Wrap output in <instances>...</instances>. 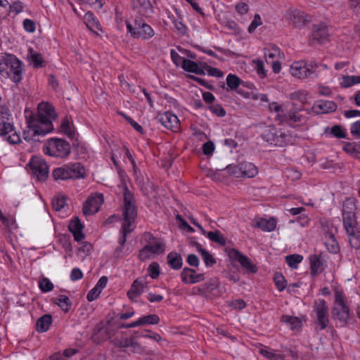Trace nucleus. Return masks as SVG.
I'll use <instances>...</instances> for the list:
<instances>
[{"instance_id": "nucleus-1", "label": "nucleus", "mask_w": 360, "mask_h": 360, "mask_svg": "<svg viewBox=\"0 0 360 360\" xmlns=\"http://www.w3.org/2000/svg\"><path fill=\"white\" fill-rule=\"evenodd\" d=\"M25 117L27 127L34 135H46L53 131L52 122L57 118L58 115L51 103L41 102L38 105L37 113L26 108Z\"/></svg>"}, {"instance_id": "nucleus-2", "label": "nucleus", "mask_w": 360, "mask_h": 360, "mask_svg": "<svg viewBox=\"0 0 360 360\" xmlns=\"http://www.w3.org/2000/svg\"><path fill=\"white\" fill-rule=\"evenodd\" d=\"M123 224L122 226V236L119 239V243L123 246L127 240V236L131 233L134 227L133 224L137 217V207L133 194L127 187L124 192V206H123Z\"/></svg>"}, {"instance_id": "nucleus-3", "label": "nucleus", "mask_w": 360, "mask_h": 360, "mask_svg": "<svg viewBox=\"0 0 360 360\" xmlns=\"http://www.w3.org/2000/svg\"><path fill=\"white\" fill-rule=\"evenodd\" d=\"M0 72L6 75L16 84H19L25 72L24 65L15 56L0 55Z\"/></svg>"}, {"instance_id": "nucleus-4", "label": "nucleus", "mask_w": 360, "mask_h": 360, "mask_svg": "<svg viewBox=\"0 0 360 360\" xmlns=\"http://www.w3.org/2000/svg\"><path fill=\"white\" fill-rule=\"evenodd\" d=\"M52 175L56 180L77 179L85 177L86 170L80 162H74L56 168Z\"/></svg>"}, {"instance_id": "nucleus-5", "label": "nucleus", "mask_w": 360, "mask_h": 360, "mask_svg": "<svg viewBox=\"0 0 360 360\" xmlns=\"http://www.w3.org/2000/svg\"><path fill=\"white\" fill-rule=\"evenodd\" d=\"M334 319H337L342 326H346L350 319V309L347 304L346 297L342 291L335 292L334 305L332 309Z\"/></svg>"}, {"instance_id": "nucleus-6", "label": "nucleus", "mask_w": 360, "mask_h": 360, "mask_svg": "<svg viewBox=\"0 0 360 360\" xmlns=\"http://www.w3.org/2000/svg\"><path fill=\"white\" fill-rule=\"evenodd\" d=\"M320 64L316 61L300 60L294 62L290 66L291 75L298 79L318 77L316 70Z\"/></svg>"}, {"instance_id": "nucleus-7", "label": "nucleus", "mask_w": 360, "mask_h": 360, "mask_svg": "<svg viewBox=\"0 0 360 360\" xmlns=\"http://www.w3.org/2000/svg\"><path fill=\"white\" fill-rule=\"evenodd\" d=\"M314 325L316 331L326 329L329 323V309L323 299L316 300L313 304Z\"/></svg>"}, {"instance_id": "nucleus-8", "label": "nucleus", "mask_w": 360, "mask_h": 360, "mask_svg": "<svg viewBox=\"0 0 360 360\" xmlns=\"http://www.w3.org/2000/svg\"><path fill=\"white\" fill-rule=\"evenodd\" d=\"M43 150L45 154L51 156L65 158L70 153V145L62 139L52 138L49 144L44 146Z\"/></svg>"}, {"instance_id": "nucleus-9", "label": "nucleus", "mask_w": 360, "mask_h": 360, "mask_svg": "<svg viewBox=\"0 0 360 360\" xmlns=\"http://www.w3.org/2000/svg\"><path fill=\"white\" fill-rule=\"evenodd\" d=\"M127 32L133 38L149 39L154 36L153 29L141 18H136L133 26L129 21H126Z\"/></svg>"}, {"instance_id": "nucleus-10", "label": "nucleus", "mask_w": 360, "mask_h": 360, "mask_svg": "<svg viewBox=\"0 0 360 360\" xmlns=\"http://www.w3.org/2000/svg\"><path fill=\"white\" fill-rule=\"evenodd\" d=\"M285 20L294 27L302 28L310 22L311 18L303 11L290 7L284 15Z\"/></svg>"}, {"instance_id": "nucleus-11", "label": "nucleus", "mask_w": 360, "mask_h": 360, "mask_svg": "<svg viewBox=\"0 0 360 360\" xmlns=\"http://www.w3.org/2000/svg\"><path fill=\"white\" fill-rule=\"evenodd\" d=\"M354 205L352 201L347 200L344 202L342 209L343 225L347 233H353L354 231L359 230L358 223L355 216Z\"/></svg>"}, {"instance_id": "nucleus-12", "label": "nucleus", "mask_w": 360, "mask_h": 360, "mask_svg": "<svg viewBox=\"0 0 360 360\" xmlns=\"http://www.w3.org/2000/svg\"><path fill=\"white\" fill-rule=\"evenodd\" d=\"M269 110L278 112L277 119L282 124H286L292 127H295L297 122H301L304 118L296 112H289L288 114L280 113L282 112L281 105L276 102H272L269 104Z\"/></svg>"}, {"instance_id": "nucleus-13", "label": "nucleus", "mask_w": 360, "mask_h": 360, "mask_svg": "<svg viewBox=\"0 0 360 360\" xmlns=\"http://www.w3.org/2000/svg\"><path fill=\"white\" fill-rule=\"evenodd\" d=\"M29 167L39 181H44L48 177V166L41 158L33 157L29 162Z\"/></svg>"}, {"instance_id": "nucleus-14", "label": "nucleus", "mask_w": 360, "mask_h": 360, "mask_svg": "<svg viewBox=\"0 0 360 360\" xmlns=\"http://www.w3.org/2000/svg\"><path fill=\"white\" fill-rule=\"evenodd\" d=\"M103 202L102 194H97L87 198L83 205V213L84 215H92L98 212L100 207Z\"/></svg>"}, {"instance_id": "nucleus-15", "label": "nucleus", "mask_w": 360, "mask_h": 360, "mask_svg": "<svg viewBox=\"0 0 360 360\" xmlns=\"http://www.w3.org/2000/svg\"><path fill=\"white\" fill-rule=\"evenodd\" d=\"M230 258L238 261L240 265L251 273H256L257 267L254 264L250 258L242 254L240 252L236 249H232L229 252Z\"/></svg>"}, {"instance_id": "nucleus-16", "label": "nucleus", "mask_w": 360, "mask_h": 360, "mask_svg": "<svg viewBox=\"0 0 360 360\" xmlns=\"http://www.w3.org/2000/svg\"><path fill=\"white\" fill-rule=\"evenodd\" d=\"M160 121L162 126L173 133H177L180 129V122L176 115L165 112L160 116Z\"/></svg>"}, {"instance_id": "nucleus-17", "label": "nucleus", "mask_w": 360, "mask_h": 360, "mask_svg": "<svg viewBox=\"0 0 360 360\" xmlns=\"http://www.w3.org/2000/svg\"><path fill=\"white\" fill-rule=\"evenodd\" d=\"M337 107V104L334 101L320 100L314 103L311 110L316 114H326L335 112Z\"/></svg>"}, {"instance_id": "nucleus-18", "label": "nucleus", "mask_w": 360, "mask_h": 360, "mask_svg": "<svg viewBox=\"0 0 360 360\" xmlns=\"http://www.w3.org/2000/svg\"><path fill=\"white\" fill-rule=\"evenodd\" d=\"M181 278L184 283L193 284L205 280L204 274H197L195 270L185 267L181 272Z\"/></svg>"}, {"instance_id": "nucleus-19", "label": "nucleus", "mask_w": 360, "mask_h": 360, "mask_svg": "<svg viewBox=\"0 0 360 360\" xmlns=\"http://www.w3.org/2000/svg\"><path fill=\"white\" fill-rule=\"evenodd\" d=\"M329 34L328 27L323 24L314 25L312 29L311 38L319 43H324L328 40Z\"/></svg>"}, {"instance_id": "nucleus-20", "label": "nucleus", "mask_w": 360, "mask_h": 360, "mask_svg": "<svg viewBox=\"0 0 360 360\" xmlns=\"http://www.w3.org/2000/svg\"><path fill=\"white\" fill-rule=\"evenodd\" d=\"M147 287V283L144 278H138L131 284V286L127 292V296L131 300L140 296Z\"/></svg>"}, {"instance_id": "nucleus-21", "label": "nucleus", "mask_w": 360, "mask_h": 360, "mask_svg": "<svg viewBox=\"0 0 360 360\" xmlns=\"http://www.w3.org/2000/svg\"><path fill=\"white\" fill-rule=\"evenodd\" d=\"M264 56L267 63L279 60L283 56L281 49L274 44H269L264 48Z\"/></svg>"}, {"instance_id": "nucleus-22", "label": "nucleus", "mask_w": 360, "mask_h": 360, "mask_svg": "<svg viewBox=\"0 0 360 360\" xmlns=\"http://www.w3.org/2000/svg\"><path fill=\"white\" fill-rule=\"evenodd\" d=\"M342 149L352 157L360 159V136H358L354 141L344 143Z\"/></svg>"}, {"instance_id": "nucleus-23", "label": "nucleus", "mask_w": 360, "mask_h": 360, "mask_svg": "<svg viewBox=\"0 0 360 360\" xmlns=\"http://www.w3.org/2000/svg\"><path fill=\"white\" fill-rule=\"evenodd\" d=\"M311 273L313 276L321 273L323 268V257L321 255H312L309 257Z\"/></svg>"}, {"instance_id": "nucleus-24", "label": "nucleus", "mask_w": 360, "mask_h": 360, "mask_svg": "<svg viewBox=\"0 0 360 360\" xmlns=\"http://www.w3.org/2000/svg\"><path fill=\"white\" fill-rule=\"evenodd\" d=\"M83 226L78 218L72 219L69 224V230L73 234L76 241H81L84 238L82 233Z\"/></svg>"}, {"instance_id": "nucleus-25", "label": "nucleus", "mask_w": 360, "mask_h": 360, "mask_svg": "<svg viewBox=\"0 0 360 360\" xmlns=\"http://www.w3.org/2000/svg\"><path fill=\"white\" fill-rule=\"evenodd\" d=\"M84 22L89 30L92 32L98 34L97 30L101 31V25L99 21L91 12H87L84 15Z\"/></svg>"}, {"instance_id": "nucleus-26", "label": "nucleus", "mask_w": 360, "mask_h": 360, "mask_svg": "<svg viewBox=\"0 0 360 360\" xmlns=\"http://www.w3.org/2000/svg\"><path fill=\"white\" fill-rule=\"evenodd\" d=\"M203 285L208 297H217L219 295V281L217 278H211Z\"/></svg>"}, {"instance_id": "nucleus-27", "label": "nucleus", "mask_w": 360, "mask_h": 360, "mask_svg": "<svg viewBox=\"0 0 360 360\" xmlns=\"http://www.w3.org/2000/svg\"><path fill=\"white\" fill-rule=\"evenodd\" d=\"M27 59L34 68H39L45 65V62L43 59L41 54L34 51L32 49H29V53L27 55Z\"/></svg>"}, {"instance_id": "nucleus-28", "label": "nucleus", "mask_w": 360, "mask_h": 360, "mask_svg": "<svg viewBox=\"0 0 360 360\" xmlns=\"http://www.w3.org/2000/svg\"><path fill=\"white\" fill-rule=\"evenodd\" d=\"M325 245L328 252L337 254L340 251V245L332 232L326 233L325 236Z\"/></svg>"}, {"instance_id": "nucleus-29", "label": "nucleus", "mask_w": 360, "mask_h": 360, "mask_svg": "<svg viewBox=\"0 0 360 360\" xmlns=\"http://www.w3.org/2000/svg\"><path fill=\"white\" fill-rule=\"evenodd\" d=\"M182 68L188 72H193L197 75H205L202 65H199L196 62L186 59L183 60Z\"/></svg>"}, {"instance_id": "nucleus-30", "label": "nucleus", "mask_w": 360, "mask_h": 360, "mask_svg": "<svg viewBox=\"0 0 360 360\" xmlns=\"http://www.w3.org/2000/svg\"><path fill=\"white\" fill-rule=\"evenodd\" d=\"M167 264L173 269L178 270L182 267L183 260L180 254L171 252L167 255Z\"/></svg>"}, {"instance_id": "nucleus-31", "label": "nucleus", "mask_w": 360, "mask_h": 360, "mask_svg": "<svg viewBox=\"0 0 360 360\" xmlns=\"http://www.w3.org/2000/svg\"><path fill=\"white\" fill-rule=\"evenodd\" d=\"M58 132L68 136L75 134V127L73 126L72 122L70 121L68 117H65L62 120Z\"/></svg>"}, {"instance_id": "nucleus-32", "label": "nucleus", "mask_w": 360, "mask_h": 360, "mask_svg": "<svg viewBox=\"0 0 360 360\" xmlns=\"http://www.w3.org/2000/svg\"><path fill=\"white\" fill-rule=\"evenodd\" d=\"M281 321L285 323L291 330L300 329L302 327L301 320L296 316L282 315Z\"/></svg>"}, {"instance_id": "nucleus-33", "label": "nucleus", "mask_w": 360, "mask_h": 360, "mask_svg": "<svg viewBox=\"0 0 360 360\" xmlns=\"http://www.w3.org/2000/svg\"><path fill=\"white\" fill-rule=\"evenodd\" d=\"M256 226L261 229L264 231H273L276 226V221L274 218L269 219H260L257 221Z\"/></svg>"}, {"instance_id": "nucleus-34", "label": "nucleus", "mask_w": 360, "mask_h": 360, "mask_svg": "<svg viewBox=\"0 0 360 360\" xmlns=\"http://www.w3.org/2000/svg\"><path fill=\"white\" fill-rule=\"evenodd\" d=\"M52 323V316L50 314H45L40 317L37 321V330L38 332L44 333L49 330Z\"/></svg>"}, {"instance_id": "nucleus-35", "label": "nucleus", "mask_w": 360, "mask_h": 360, "mask_svg": "<svg viewBox=\"0 0 360 360\" xmlns=\"http://www.w3.org/2000/svg\"><path fill=\"white\" fill-rule=\"evenodd\" d=\"M339 83L342 88H349L354 84H360V76L343 75L339 78Z\"/></svg>"}, {"instance_id": "nucleus-36", "label": "nucleus", "mask_w": 360, "mask_h": 360, "mask_svg": "<svg viewBox=\"0 0 360 360\" xmlns=\"http://www.w3.org/2000/svg\"><path fill=\"white\" fill-rule=\"evenodd\" d=\"M262 140L266 142V146L271 148L281 147L285 145V136H261Z\"/></svg>"}, {"instance_id": "nucleus-37", "label": "nucleus", "mask_w": 360, "mask_h": 360, "mask_svg": "<svg viewBox=\"0 0 360 360\" xmlns=\"http://www.w3.org/2000/svg\"><path fill=\"white\" fill-rule=\"evenodd\" d=\"M242 168L243 177L252 178L258 174V168L251 162H243Z\"/></svg>"}, {"instance_id": "nucleus-38", "label": "nucleus", "mask_w": 360, "mask_h": 360, "mask_svg": "<svg viewBox=\"0 0 360 360\" xmlns=\"http://www.w3.org/2000/svg\"><path fill=\"white\" fill-rule=\"evenodd\" d=\"M54 303L65 312H68L72 306V302L69 297L64 295L57 297L54 300Z\"/></svg>"}, {"instance_id": "nucleus-39", "label": "nucleus", "mask_w": 360, "mask_h": 360, "mask_svg": "<svg viewBox=\"0 0 360 360\" xmlns=\"http://www.w3.org/2000/svg\"><path fill=\"white\" fill-rule=\"evenodd\" d=\"M145 246L153 256L155 255L162 254L165 250V244L160 240H155L154 243H149V244H146Z\"/></svg>"}, {"instance_id": "nucleus-40", "label": "nucleus", "mask_w": 360, "mask_h": 360, "mask_svg": "<svg viewBox=\"0 0 360 360\" xmlns=\"http://www.w3.org/2000/svg\"><path fill=\"white\" fill-rule=\"evenodd\" d=\"M259 354L269 360H284V356L269 347H265L259 349Z\"/></svg>"}, {"instance_id": "nucleus-41", "label": "nucleus", "mask_w": 360, "mask_h": 360, "mask_svg": "<svg viewBox=\"0 0 360 360\" xmlns=\"http://www.w3.org/2000/svg\"><path fill=\"white\" fill-rule=\"evenodd\" d=\"M206 237H207L211 241L217 243L220 245L224 246L226 245V239L218 230L215 231H208Z\"/></svg>"}, {"instance_id": "nucleus-42", "label": "nucleus", "mask_w": 360, "mask_h": 360, "mask_svg": "<svg viewBox=\"0 0 360 360\" xmlns=\"http://www.w3.org/2000/svg\"><path fill=\"white\" fill-rule=\"evenodd\" d=\"M226 170L230 175L236 178L243 177L242 162L237 165H229L226 167Z\"/></svg>"}, {"instance_id": "nucleus-43", "label": "nucleus", "mask_w": 360, "mask_h": 360, "mask_svg": "<svg viewBox=\"0 0 360 360\" xmlns=\"http://www.w3.org/2000/svg\"><path fill=\"white\" fill-rule=\"evenodd\" d=\"M1 221L8 231H12L18 229V225L13 216L9 214L4 217V219Z\"/></svg>"}, {"instance_id": "nucleus-44", "label": "nucleus", "mask_w": 360, "mask_h": 360, "mask_svg": "<svg viewBox=\"0 0 360 360\" xmlns=\"http://www.w3.org/2000/svg\"><path fill=\"white\" fill-rule=\"evenodd\" d=\"M226 84L231 90L236 89L240 82V79L236 75L229 74L226 77Z\"/></svg>"}, {"instance_id": "nucleus-45", "label": "nucleus", "mask_w": 360, "mask_h": 360, "mask_svg": "<svg viewBox=\"0 0 360 360\" xmlns=\"http://www.w3.org/2000/svg\"><path fill=\"white\" fill-rule=\"evenodd\" d=\"M66 205V198L61 195H56L52 200L53 208L56 211H60Z\"/></svg>"}, {"instance_id": "nucleus-46", "label": "nucleus", "mask_w": 360, "mask_h": 360, "mask_svg": "<svg viewBox=\"0 0 360 360\" xmlns=\"http://www.w3.org/2000/svg\"><path fill=\"white\" fill-rule=\"evenodd\" d=\"M351 246L355 249L360 248V231L356 230L353 233H347Z\"/></svg>"}, {"instance_id": "nucleus-47", "label": "nucleus", "mask_w": 360, "mask_h": 360, "mask_svg": "<svg viewBox=\"0 0 360 360\" xmlns=\"http://www.w3.org/2000/svg\"><path fill=\"white\" fill-rule=\"evenodd\" d=\"M323 132L326 135H345L346 131L340 125L335 124L331 128L326 127L323 129Z\"/></svg>"}, {"instance_id": "nucleus-48", "label": "nucleus", "mask_w": 360, "mask_h": 360, "mask_svg": "<svg viewBox=\"0 0 360 360\" xmlns=\"http://www.w3.org/2000/svg\"><path fill=\"white\" fill-rule=\"evenodd\" d=\"M141 326L158 324L160 321V318L156 314H150L139 318Z\"/></svg>"}, {"instance_id": "nucleus-49", "label": "nucleus", "mask_w": 360, "mask_h": 360, "mask_svg": "<svg viewBox=\"0 0 360 360\" xmlns=\"http://www.w3.org/2000/svg\"><path fill=\"white\" fill-rule=\"evenodd\" d=\"M302 256L300 255H290L285 257L287 264L291 268H297V264L302 262Z\"/></svg>"}, {"instance_id": "nucleus-50", "label": "nucleus", "mask_w": 360, "mask_h": 360, "mask_svg": "<svg viewBox=\"0 0 360 360\" xmlns=\"http://www.w3.org/2000/svg\"><path fill=\"white\" fill-rule=\"evenodd\" d=\"M274 280L276 288L279 291H282L285 289L286 281L284 276L281 274L276 272L274 276Z\"/></svg>"}, {"instance_id": "nucleus-51", "label": "nucleus", "mask_w": 360, "mask_h": 360, "mask_svg": "<svg viewBox=\"0 0 360 360\" xmlns=\"http://www.w3.org/2000/svg\"><path fill=\"white\" fill-rule=\"evenodd\" d=\"M39 287L43 292H47L53 289V284L49 278H43L39 283Z\"/></svg>"}, {"instance_id": "nucleus-52", "label": "nucleus", "mask_w": 360, "mask_h": 360, "mask_svg": "<svg viewBox=\"0 0 360 360\" xmlns=\"http://www.w3.org/2000/svg\"><path fill=\"white\" fill-rule=\"evenodd\" d=\"M132 4L134 8H143L145 11L152 9L149 0H132Z\"/></svg>"}, {"instance_id": "nucleus-53", "label": "nucleus", "mask_w": 360, "mask_h": 360, "mask_svg": "<svg viewBox=\"0 0 360 360\" xmlns=\"http://www.w3.org/2000/svg\"><path fill=\"white\" fill-rule=\"evenodd\" d=\"M201 257L204 260V262L206 266H212L214 264L216 263L215 259L212 257V255L206 250H201Z\"/></svg>"}, {"instance_id": "nucleus-54", "label": "nucleus", "mask_w": 360, "mask_h": 360, "mask_svg": "<svg viewBox=\"0 0 360 360\" xmlns=\"http://www.w3.org/2000/svg\"><path fill=\"white\" fill-rule=\"evenodd\" d=\"M13 131V124L0 120V135H8Z\"/></svg>"}, {"instance_id": "nucleus-55", "label": "nucleus", "mask_w": 360, "mask_h": 360, "mask_svg": "<svg viewBox=\"0 0 360 360\" xmlns=\"http://www.w3.org/2000/svg\"><path fill=\"white\" fill-rule=\"evenodd\" d=\"M115 345L120 348H128L130 347H135L137 345L136 342H133L132 340L124 338L121 340H118L117 342L115 343Z\"/></svg>"}, {"instance_id": "nucleus-56", "label": "nucleus", "mask_w": 360, "mask_h": 360, "mask_svg": "<svg viewBox=\"0 0 360 360\" xmlns=\"http://www.w3.org/2000/svg\"><path fill=\"white\" fill-rule=\"evenodd\" d=\"M23 11V5L22 3L20 1H16L13 2L12 4H9L8 11L9 12H13L15 15L20 13Z\"/></svg>"}, {"instance_id": "nucleus-57", "label": "nucleus", "mask_w": 360, "mask_h": 360, "mask_svg": "<svg viewBox=\"0 0 360 360\" xmlns=\"http://www.w3.org/2000/svg\"><path fill=\"white\" fill-rule=\"evenodd\" d=\"M148 270L152 278H156L160 274V267L157 262L151 263Z\"/></svg>"}, {"instance_id": "nucleus-58", "label": "nucleus", "mask_w": 360, "mask_h": 360, "mask_svg": "<svg viewBox=\"0 0 360 360\" xmlns=\"http://www.w3.org/2000/svg\"><path fill=\"white\" fill-rule=\"evenodd\" d=\"M262 23L261 17L259 14H255L253 20L251 22L248 27V32L250 33L253 32L256 28L261 25Z\"/></svg>"}, {"instance_id": "nucleus-59", "label": "nucleus", "mask_w": 360, "mask_h": 360, "mask_svg": "<svg viewBox=\"0 0 360 360\" xmlns=\"http://www.w3.org/2000/svg\"><path fill=\"white\" fill-rule=\"evenodd\" d=\"M209 108L212 113L219 117H224L226 115V111L221 105H212L209 107Z\"/></svg>"}, {"instance_id": "nucleus-60", "label": "nucleus", "mask_w": 360, "mask_h": 360, "mask_svg": "<svg viewBox=\"0 0 360 360\" xmlns=\"http://www.w3.org/2000/svg\"><path fill=\"white\" fill-rule=\"evenodd\" d=\"M153 257L152 253L147 249L146 246H144L139 251V258L141 261H145L147 259H150Z\"/></svg>"}, {"instance_id": "nucleus-61", "label": "nucleus", "mask_w": 360, "mask_h": 360, "mask_svg": "<svg viewBox=\"0 0 360 360\" xmlns=\"http://www.w3.org/2000/svg\"><path fill=\"white\" fill-rule=\"evenodd\" d=\"M23 27L27 32L33 33L36 30V24L32 20L25 19L23 21Z\"/></svg>"}, {"instance_id": "nucleus-62", "label": "nucleus", "mask_w": 360, "mask_h": 360, "mask_svg": "<svg viewBox=\"0 0 360 360\" xmlns=\"http://www.w3.org/2000/svg\"><path fill=\"white\" fill-rule=\"evenodd\" d=\"M214 150V144L212 141H207L202 145V151L205 155H211Z\"/></svg>"}, {"instance_id": "nucleus-63", "label": "nucleus", "mask_w": 360, "mask_h": 360, "mask_svg": "<svg viewBox=\"0 0 360 360\" xmlns=\"http://www.w3.org/2000/svg\"><path fill=\"white\" fill-rule=\"evenodd\" d=\"M101 292V290L95 286L88 292L86 295L87 300L89 302L95 300L96 299L98 298Z\"/></svg>"}, {"instance_id": "nucleus-64", "label": "nucleus", "mask_w": 360, "mask_h": 360, "mask_svg": "<svg viewBox=\"0 0 360 360\" xmlns=\"http://www.w3.org/2000/svg\"><path fill=\"white\" fill-rule=\"evenodd\" d=\"M171 58L174 63L176 65H179L180 63L183 64V60L186 58L181 56L177 52H176L174 49H172L170 51Z\"/></svg>"}]
</instances>
